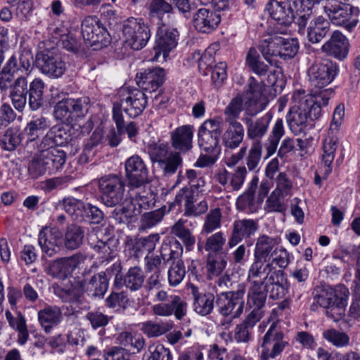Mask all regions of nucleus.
<instances>
[{
    "mask_svg": "<svg viewBox=\"0 0 360 360\" xmlns=\"http://www.w3.org/2000/svg\"><path fill=\"white\" fill-rule=\"evenodd\" d=\"M259 228L257 221L250 219L236 220L233 224L231 235L228 245L230 248L235 247L243 238H249L255 235Z\"/></svg>",
    "mask_w": 360,
    "mask_h": 360,
    "instance_id": "393cba45",
    "label": "nucleus"
},
{
    "mask_svg": "<svg viewBox=\"0 0 360 360\" xmlns=\"http://www.w3.org/2000/svg\"><path fill=\"white\" fill-rule=\"evenodd\" d=\"M124 41L134 50L143 49L150 37V30L142 18L130 17L123 22Z\"/></svg>",
    "mask_w": 360,
    "mask_h": 360,
    "instance_id": "1a4fd4ad",
    "label": "nucleus"
},
{
    "mask_svg": "<svg viewBox=\"0 0 360 360\" xmlns=\"http://www.w3.org/2000/svg\"><path fill=\"white\" fill-rule=\"evenodd\" d=\"M170 329V326L167 323H158L153 321H146L143 323L141 330L149 338L160 336Z\"/></svg>",
    "mask_w": 360,
    "mask_h": 360,
    "instance_id": "e2e57ef3",
    "label": "nucleus"
},
{
    "mask_svg": "<svg viewBox=\"0 0 360 360\" xmlns=\"http://www.w3.org/2000/svg\"><path fill=\"white\" fill-rule=\"evenodd\" d=\"M120 270V264L114 263L105 271H101L81 282V287L89 296L103 297L108 288V281L112 275Z\"/></svg>",
    "mask_w": 360,
    "mask_h": 360,
    "instance_id": "2eb2a0df",
    "label": "nucleus"
},
{
    "mask_svg": "<svg viewBox=\"0 0 360 360\" xmlns=\"http://www.w3.org/2000/svg\"><path fill=\"white\" fill-rule=\"evenodd\" d=\"M32 53L29 51H22L18 56H12L7 61L4 71L15 74L18 72L28 75L31 71Z\"/></svg>",
    "mask_w": 360,
    "mask_h": 360,
    "instance_id": "c9c22d12",
    "label": "nucleus"
},
{
    "mask_svg": "<svg viewBox=\"0 0 360 360\" xmlns=\"http://www.w3.org/2000/svg\"><path fill=\"white\" fill-rule=\"evenodd\" d=\"M266 297V285L248 288L247 304L250 308L264 311Z\"/></svg>",
    "mask_w": 360,
    "mask_h": 360,
    "instance_id": "09e8293b",
    "label": "nucleus"
},
{
    "mask_svg": "<svg viewBox=\"0 0 360 360\" xmlns=\"http://www.w3.org/2000/svg\"><path fill=\"white\" fill-rule=\"evenodd\" d=\"M222 214L218 207L212 209L205 217L202 226V233L209 234L219 229L221 226Z\"/></svg>",
    "mask_w": 360,
    "mask_h": 360,
    "instance_id": "6e6d98bb",
    "label": "nucleus"
},
{
    "mask_svg": "<svg viewBox=\"0 0 360 360\" xmlns=\"http://www.w3.org/2000/svg\"><path fill=\"white\" fill-rule=\"evenodd\" d=\"M193 127L184 125L177 127L170 134L172 147L180 152H187L192 148Z\"/></svg>",
    "mask_w": 360,
    "mask_h": 360,
    "instance_id": "2f4dec72",
    "label": "nucleus"
},
{
    "mask_svg": "<svg viewBox=\"0 0 360 360\" xmlns=\"http://www.w3.org/2000/svg\"><path fill=\"white\" fill-rule=\"evenodd\" d=\"M186 220L179 219L171 228V233L180 238L187 250L190 251L195 243V238L191 231L186 228Z\"/></svg>",
    "mask_w": 360,
    "mask_h": 360,
    "instance_id": "3c124183",
    "label": "nucleus"
},
{
    "mask_svg": "<svg viewBox=\"0 0 360 360\" xmlns=\"http://www.w3.org/2000/svg\"><path fill=\"white\" fill-rule=\"evenodd\" d=\"M66 161V154L60 149L34 153L28 165V172L32 179H37L46 172L54 173L62 168Z\"/></svg>",
    "mask_w": 360,
    "mask_h": 360,
    "instance_id": "20e7f679",
    "label": "nucleus"
},
{
    "mask_svg": "<svg viewBox=\"0 0 360 360\" xmlns=\"http://www.w3.org/2000/svg\"><path fill=\"white\" fill-rule=\"evenodd\" d=\"M148 16L150 19L157 18L162 21L163 15L172 13L174 8L166 0H150L146 6Z\"/></svg>",
    "mask_w": 360,
    "mask_h": 360,
    "instance_id": "603ef678",
    "label": "nucleus"
},
{
    "mask_svg": "<svg viewBox=\"0 0 360 360\" xmlns=\"http://www.w3.org/2000/svg\"><path fill=\"white\" fill-rule=\"evenodd\" d=\"M24 134L18 127L8 128L0 136V147L6 151H13L23 139Z\"/></svg>",
    "mask_w": 360,
    "mask_h": 360,
    "instance_id": "37998d69",
    "label": "nucleus"
},
{
    "mask_svg": "<svg viewBox=\"0 0 360 360\" xmlns=\"http://www.w3.org/2000/svg\"><path fill=\"white\" fill-rule=\"evenodd\" d=\"M323 8L329 20L337 26H342L351 30L358 22V20L353 18L356 8L350 4L323 6Z\"/></svg>",
    "mask_w": 360,
    "mask_h": 360,
    "instance_id": "a211bd4d",
    "label": "nucleus"
},
{
    "mask_svg": "<svg viewBox=\"0 0 360 360\" xmlns=\"http://www.w3.org/2000/svg\"><path fill=\"white\" fill-rule=\"evenodd\" d=\"M323 338L336 347H345L349 345V337L343 332L335 329H328L323 333Z\"/></svg>",
    "mask_w": 360,
    "mask_h": 360,
    "instance_id": "0e129e2a",
    "label": "nucleus"
},
{
    "mask_svg": "<svg viewBox=\"0 0 360 360\" xmlns=\"http://www.w3.org/2000/svg\"><path fill=\"white\" fill-rule=\"evenodd\" d=\"M276 253V241L266 235L260 236L256 242L254 260L262 263L269 262Z\"/></svg>",
    "mask_w": 360,
    "mask_h": 360,
    "instance_id": "72a5a7b5",
    "label": "nucleus"
},
{
    "mask_svg": "<svg viewBox=\"0 0 360 360\" xmlns=\"http://www.w3.org/2000/svg\"><path fill=\"white\" fill-rule=\"evenodd\" d=\"M337 147L338 142L336 139L328 137L325 139L323 145V154L322 155V163L324 168H320V169L323 170L324 179L332 172L331 165L334 160Z\"/></svg>",
    "mask_w": 360,
    "mask_h": 360,
    "instance_id": "de8ad7c7",
    "label": "nucleus"
},
{
    "mask_svg": "<svg viewBox=\"0 0 360 360\" xmlns=\"http://www.w3.org/2000/svg\"><path fill=\"white\" fill-rule=\"evenodd\" d=\"M188 290L193 297L194 311L201 316L210 314L214 306V294L210 292H200L193 284L188 285Z\"/></svg>",
    "mask_w": 360,
    "mask_h": 360,
    "instance_id": "a878e982",
    "label": "nucleus"
},
{
    "mask_svg": "<svg viewBox=\"0 0 360 360\" xmlns=\"http://www.w3.org/2000/svg\"><path fill=\"white\" fill-rule=\"evenodd\" d=\"M221 122L215 119L205 121L198 133V143L200 148L207 154H219V137L221 134Z\"/></svg>",
    "mask_w": 360,
    "mask_h": 360,
    "instance_id": "9b49d317",
    "label": "nucleus"
},
{
    "mask_svg": "<svg viewBox=\"0 0 360 360\" xmlns=\"http://www.w3.org/2000/svg\"><path fill=\"white\" fill-rule=\"evenodd\" d=\"M159 27L156 34L155 43L153 47L154 56L153 61H158L161 56L163 60H165L169 53L177 45L179 32L175 28Z\"/></svg>",
    "mask_w": 360,
    "mask_h": 360,
    "instance_id": "f3484780",
    "label": "nucleus"
},
{
    "mask_svg": "<svg viewBox=\"0 0 360 360\" xmlns=\"http://www.w3.org/2000/svg\"><path fill=\"white\" fill-rule=\"evenodd\" d=\"M90 108L89 97L68 98L58 101L54 106V118L65 124L72 125L75 117H84Z\"/></svg>",
    "mask_w": 360,
    "mask_h": 360,
    "instance_id": "423d86ee",
    "label": "nucleus"
},
{
    "mask_svg": "<svg viewBox=\"0 0 360 360\" xmlns=\"http://www.w3.org/2000/svg\"><path fill=\"white\" fill-rule=\"evenodd\" d=\"M129 300L124 292H112L105 300V305L109 308L126 309Z\"/></svg>",
    "mask_w": 360,
    "mask_h": 360,
    "instance_id": "338daca9",
    "label": "nucleus"
},
{
    "mask_svg": "<svg viewBox=\"0 0 360 360\" xmlns=\"http://www.w3.org/2000/svg\"><path fill=\"white\" fill-rule=\"evenodd\" d=\"M84 230L76 224L67 227L64 238L65 247L71 250L79 248L83 243Z\"/></svg>",
    "mask_w": 360,
    "mask_h": 360,
    "instance_id": "8fccbe9b",
    "label": "nucleus"
},
{
    "mask_svg": "<svg viewBox=\"0 0 360 360\" xmlns=\"http://www.w3.org/2000/svg\"><path fill=\"white\" fill-rule=\"evenodd\" d=\"M246 98L250 105L254 104L256 105V110L252 115L256 114L259 111L264 110L266 105L267 102L266 98L262 96V87L259 83L252 77L249 83V89L246 93Z\"/></svg>",
    "mask_w": 360,
    "mask_h": 360,
    "instance_id": "49530a36",
    "label": "nucleus"
},
{
    "mask_svg": "<svg viewBox=\"0 0 360 360\" xmlns=\"http://www.w3.org/2000/svg\"><path fill=\"white\" fill-rule=\"evenodd\" d=\"M279 44V57L284 60L292 58L297 53L299 44L295 39L283 38L281 36Z\"/></svg>",
    "mask_w": 360,
    "mask_h": 360,
    "instance_id": "13d9d810",
    "label": "nucleus"
},
{
    "mask_svg": "<svg viewBox=\"0 0 360 360\" xmlns=\"http://www.w3.org/2000/svg\"><path fill=\"white\" fill-rule=\"evenodd\" d=\"M223 135V141L226 148H238L244 138V128L239 122H229Z\"/></svg>",
    "mask_w": 360,
    "mask_h": 360,
    "instance_id": "ea45409f",
    "label": "nucleus"
},
{
    "mask_svg": "<svg viewBox=\"0 0 360 360\" xmlns=\"http://www.w3.org/2000/svg\"><path fill=\"white\" fill-rule=\"evenodd\" d=\"M101 192V200L107 207L121 205L125 199V184L122 177L117 175H106L98 182Z\"/></svg>",
    "mask_w": 360,
    "mask_h": 360,
    "instance_id": "9d476101",
    "label": "nucleus"
},
{
    "mask_svg": "<svg viewBox=\"0 0 360 360\" xmlns=\"http://www.w3.org/2000/svg\"><path fill=\"white\" fill-rule=\"evenodd\" d=\"M165 207L152 212L144 213L141 219V227L143 229H150L158 224L165 215Z\"/></svg>",
    "mask_w": 360,
    "mask_h": 360,
    "instance_id": "680f3d73",
    "label": "nucleus"
},
{
    "mask_svg": "<svg viewBox=\"0 0 360 360\" xmlns=\"http://www.w3.org/2000/svg\"><path fill=\"white\" fill-rule=\"evenodd\" d=\"M288 344V341L284 338L283 332L277 329L273 323L263 337L261 354L262 360L274 359L279 356Z\"/></svg>",
    "mask_w": 360,
    "mask_h": 360,
    "instance_id": "dca6fc26",
    "label": "nucleus"
},
{
    "mask_svg": "<svg viewBox=\"0 0 360 360\" xmlns=\"http://www.w3.org/2000/svg\"><path fill=\"white\" fill-rule=\"evenodd\" d=\"M268 10L271 18L281 25H290L295 19L297 21L296 12L286 0H271Z\"/></svg>",
    "mask_w": 360,
    "mask_h": 360,
    "instance_id": "c85d7f7f",
    "label": "nucleus"
},
{
    "mask_svg": "<svg viewBox=\"0 0 360 360\" xmlns=\"http://www.w3.org/2000/svg\"><path fill=\"white\" fill-rule=\"evenodd\" d=\"M70 126L69 124H56L49 130L51 132L53 140L57 146H65L72 140Z\"/></svg>",
    "mask_w": 360,
    "mask_h": 360,
    "instance_id": "4d7b16f0",
    "label": "nucleus"
},
{
    "mask_svg": "<svg viewBox=\"0 0 360 360\" xmlns=\"http://www.w3.org/2000/svg\"><path fill=\"white\" fill-rule=\"evenodd\" d=\"M38 243L42 252L49 257H53L60 250V233L57 230L44 227L39 232Z\"/></svg>",
    "mask_w": 360,
    "mask_h": 360,
    "instance_id": "bb28decb",
    "label": "nucleus"
},
{
    "mask_svg": "<svg viewBox=\"0 0 360 360\" xmlns=\"http://www.w3.org/2000/svg\"><path fill=\"white\" fill-rule=\"evenodd\" d=\"M112 232V229L109 226L104 229L97 227L87 236L90 247L105 261H110L115 256L117 240Z\"/></svg>",
    "mask_w": 360,
    "mask_h": 360,
    "instance_id": "6e6552de",
    "label": "nucleus"
},
{
    "mask_svg": "<svg viewBox=\"0 0 360 360\" xmlns=\"http://www.w3.org/2000/svg\"><path fill=\"white\" fill-rule=\"evenodd\" d=\"M147 105V96L143 91L135 89L128 91L120 96V102L114 103L112 118L117 129L124 132V117L122 111L129 118H135L140 115Z\"/></svg>",
    "mask_w": 360,
    "mask_h": 360,
    "instance_id": "f03ea898",
    "label": "nucleus"
},
{
    "mask_svg": "<svg viewBox=\"0 0 360 360\" xmlns=\"http://www.w3.org/2000/svg\"><path fill=\"white\" fill-rule=\"evenodd\" d=\"M272 117V113L268 112L259 117L246 119L247 136L252 143L261 142L267 132Z\"/></svg>",
    "mask_w": 360,
    "mask_h": 360,
    "instance_id": "c756f323",
    "label": "nucleus"
},
{
    "mask_svg": "<svg viewBox=\"0 0 360 360\" xmlns=\"http://www.w3.org/2000/svg\"><path fill=\"white\" fill-rule=\"evenodd\" d=\"M309 24L307 27L308 40L313 43L321 41L330 32V22L323 16H318L309 19Z\"/></svg>",
    "mask_w": 360,
    "mask_h": 360,
    "instance_id": "e433bc0d",
    "label": "nucleus"
},
{
    "mask_svg": "<svg viewBox=\"0 0 360 360\" xmlns=\"http://www.w3.org/2000/svg\"><path fill=\"white\" fill-rule=\"evenodd\" d=\"M264 263L255 261L251 264L248 274V283L249 287H262L265 286L266 280H269L267 268L270 264L264 266Z\"/></svg>",
    "mask_w": 360,
    "mask_h": 360,
    "instance_id": "58836bf2",
    "label": "nucleus"
},
{
    "mask_svg": "<svg viewBox=\"0 0 360 360\" xmlns=\"http://www.w3.org/2000/svg\"><path fill=\"white\" fill-rule=\"evenodd\" d=\"M348 294V290L344 287L323 292L318 295L317 303L326 309L328 317L338 321L345 315Z\"/></svg>",
    "mask_w": 360,
    "mask_h": 360,
    "instance_id": "0eeeda50",
    "label": "nucleus"
},
{
    "mask_svg": "<svg viewBox=\"0 0 360 360\" xmlns=\"http://www.w3.org/2000/svg\"><path fill=\"white\" fill-rule=\"evenodd\" d=\"M186 271L181 260L174 261L172 263L168 271V281L170 285H179L185 276Z\"/></svg>",
    "mask_w": 360,
    "mask_h": 360,
    "instance_id": "bf43d9fd",
    "label": "nucleus"
},
{
    "mask_svg": "<svg viewBox=\"0 0 360 360\" xmlns=\"http://www.w3.org/2000/svg\"><path fill=\"white\" fill-rule=\"evenodd\" d=\"M86 257V255L78 252L71 257L56 259L49 264L46 272L53 277L65 278L84 262Z\"/></svg>",
    "mask_w": 360,
    "mask_h": 360,
    "instance_id": "aec40b11",
    "label": "nucleus"
},
{
    "mask_svg": "<svg viewBox=\"0 0 360 360\" xmlns=\"http://www.w3.org/2000/svg\"><path fill=\"white\" fill-rule=\"evenodd\" d=\"M243 110V100L240 95L233 98L224 109L226 123L238 122L237 119Z\"/></svg>",
    "mask_w": 360,
    "mask_h": 360,
    "instance_id": "5fc2aeb1",
    "label": "nucleus"
},
{
    "mask_svg": "<svg viewBox=\"0 0 360 360\" xmlns=\"http://www.w3.org/2000/svg\"><path fill=\"white\" fill-rule=\"evenodd\" d=\"M44 87V83L40 78H35L30 84L29 89H27L28 105L32 110H37L42 106Z\"/></svg>",
    "mask_w": 360,
    "mask_h": 360,
    "instance_id": "a18cd8bd",
    "label": "nucleus"
},
{
    "mask_svg": "<svg viewBox=\"0 0 360 360\" xmlns=\"http://www.w3.org/2000/svg\"><path fill=\"white\" fill-rule=\"evenodd\" d=\"M159 240V234L153 233L147 237L130 238L127 240V244L130 246L133 256L139 258L143 255L144 252H148V253L153 252Z\"/></svg>",
    "mask_w": 360,
    "mask_h": 360,
    "instance_id": "4c0bfd02",
    "label": "nucleus"
},
{
    "mask_svg": "<svg viewBox=\"0 0 360 360\" xmlns=\"http://www.w3.org/2000/svg\"><path fill=\"white\" fill-rule=\"evenodd\" d=\"M247 149V146H243L238 153L232 155L229 159V165H236L245 158V162L248 169L250 171L256 170L262 158V142L252 143L248 152Z\"/></svg>",
    "mask_w": 360,
    "mask_h": 360,
    "instance_id": "b1692460",
    "label": "nucleus"
},
{
    "mask_svg": "<svg viewBox=\"0 0 360 360\" xmlns=\"http://www.w3.org/2000/svg\"><path fill=\"white\" fill-rule=\"evenodd\" d=\"M221 21V16L217 12L207 8H200L193 15L195 29L202 33H210L217 29Z\"/></svg>",
    "mask_w": 360,
    "mask_h": 360,
    "instance_id": "5701e85b",
    "label": "nucleus"
},
{
    "mask_svg": "<svg viewBox=\"0 0 360 360\" xmlns=\"http://www.w3.org/2000/svg\"><path fill=\"white\" fill-rule=\"evenodd\" d=\"M147 149L150 160L158 164L165 176L174 174L182 164L180 153L170 151L167 143L152 142L148 143Z\"/></svg>",
    "mask_w": 360,
    "mask_h": 360,
    "instance_id": "39448f33",
    "label": "nucleus"
},
{
    "mask_svg": "<svg viewBox=\"0 0 360 360\" xmlns=\"http://www.w3.org/2000/svg\"><path fill=\"white\" fill-rule=\"evenodd\" d=\"M284 197L285 195L274 191L266 201L265 210L267 212H284L286 210L283 202Z\"/></svg>",
    "mask_w": 360,
    "mask_h": 360,
    "instance_id": "69168bd1",
    "label": "nucleus"
},
{
    "mask_svg": "<svg viewBox=\"0 0 360 360\" xmlns=\"http://www.w3.org/2000/svg\"><path fill=\"white\" fill-rule=\"evenodd\" d=\"M296 104L292 106L286 117L291 131L295 135L305 134L310 120L319 118L321 108L311 94L298 91L293 95Z\"/></svg>",
    "mask_w": 360,
    "mask_h": 360,
    "instance_id": "f257e3e1",
    "label": "nucleus"
},
{
    "mask_svg": "<svg viewBox=\"0 0 360 360\" xmlns=\"http://www.w3.org/2000/svg\"><path fill=\"white\" fill-rule=\"evenodd\" d=\"M146 276L140 266H133L128 269L122 278L124 286L131 292H136L142 288Z\"/></svg>",
    "mask_w": 360,
    "mask_h": 360,
    "instance_id": "c03bdc74",
    "label": "nucleus"
},
{
    "mask_svg": "<svg viewBox=\"0 0 360 360\" xmlns=\"http://www.w3.org/2000/svg\"><path fill=\"white\" fill-rule=\"evenodd\" d=\"M38 321L46 334H49L63 320L60 309L56 306H49L38 311Z\"/></svg>",
    "mask_w": 360,
    "mask_h": 360,
    "instance_id": "473e14b6",
    "label": "nucleus"
},
{
    "mask_svg": "<svg viewBox=\"0 0 360 360\" xmlns=\"http://www.w3.org/2000/svg\"><path fill=\"white\" fill-rule=\"evenodd\" d=\"M126 176L129 186L140 188L148 183V171L143 159L134 155L125 162Z\"/></svg>",
    "mask_w": 360,
    "mask_h": 360,
    "instance_id": "6ab92c4d",
    "label": "nucleus"
},
{
    "mask_svg": "<svg viewBox=\"0 0 360 360\" xmlns=\"http://www.w3.org/2000/svg\"><path fill=\"white\" fill-rule=\"evenodd\" d=\"M82 34L91 45L107 42L108 32L96 16H86L81 24Z\"/></svg>",
    "mask_w": 360,
    "mask_h": 360,
    "instance_id": "412c9836",
    "label": "nucleus"
},
{
    "mask_svg": "<svg viewBox=\"0 0 360 360\" xmlns=\"http://www.w3.org/2000/svg\"><path fill=\"white\" fill-rule=\"evenodd\" d=\"M281 36L274 33L269 34L265 39L259 41L258 49L263 58L271 65L277 66L274 57H279V44Z\"/></svg>",
    "mask_w": 360,
    "mask_h": 360,
    "instance_id": "f704fd0d",
    "label": "nucleus"
},
{
    "mask_svg": "<svg viewBox=\"0 0 360 360\" xmlns=\"http://www.w3.org/2000/svg\"><path fill=\"white\" fill-rule=\"evenodd\" d=\"M224 253H209L206 261L207 276L209 280L219 276L226 266Z\"/></svg>",
    "mask_w": 360,
    "mask_h": 360,
    "instance_id": "79ce46f5",
    "label": "nucleus"
},
{
    "mask_svg": "<svg viewBox=\"0 0 360 360\" xmlns=\"http://www.w3.org/2000/svg\"><path fill=\"white\" fill-rule=\"evenodd\" d=\"M338 68L335 63L328 59H316L307 70L309 81L311 86L322 89L335 78Z\"/></svg>",
    "mask_w": 360,
    "mask_h": 360,
    "instance_id": "ddd939ff",
    "label": "nucleus"
},
{
    "mask_svg": "<svg viewBox=\"0 0 360 360\" xmlns=\"http://www.w3.org/2000/svg\"><path fill=\"white\" fill-rule=\"evenodd\" d=\"M150 355L148 360H172L171 352L162 345H152L148 347Z\"/></svg>",
    "mask_w": 360,
    "mask_h": 360,
    "instance_id": "774afa93",
    "label": "nucleus"
},
{
    "mask_svg": "<svg viewBox=\"0 0 360 360\" xmlns=\"http://www.w3.org/2000/svg\"><path fill=\"white\" fill-rule=\"evenodd\" d=\"M246 63L258 75H265L269 66L260 60V56L255 47H251L246 56Z\"/></svg>",
    "mask_w": 360,
    "mask_h": 360,
    "instance_id": "864d4df0",
    "label": "nucleus"
},
{
    "mask_svg": "<svg viewBox=\"0 0 360 360\" xmlns=\"http://www.w3.org/2000/svg\"><path fill=\"white\" fill-rule=\"evenodd\" d=\"M63 209L75 221L86 220L91 224H98L104 217L103 212L97 207L84 203L75 198H65L61 204Z\"/></svg>",
    "mask_w": 360,
    "mask_h": 360,
    "instance_id": "f8f14e48",
    "label": "nucleus"
},
{
    "mask_svg": "<svg viewBox=\"0 0 360 360\" xmlns=\"http://www.w3.org/2000/svg\"><path fill=\"white\" fill-rule=\"evenodd\" d=\"M165 76V72L162 68H148L136 75V81L143 91L152 93L163 84Z\"/></svg>",
    "mask_w": 360,
    "mask_h": 360,
    "instance_id": "4be33fe9",
    "label": "nucleus"
},
{
    "mask_svg": "<svg viewBox=\"0 0 360 360\" xmlns=\"http://www.w3.org/2000/svg\"><path fill=\"white\" fill-rule=\"evenodd\" d=\"M225 243L226 238L224 233L219 231L207 238L205 249L210 253H224L222 250Z\"/></svg>",
    "mask_w": 360,
    "mask_h": 360,
    "instance_id": "052dcab7",
    "label": "nucleus"
},
{
    "mask_svg": "<svg viewBox=\"0 0 360 360\" xmlns=\"http://www.w3.org/2000/svg\"><path fill=\"white\" fill-rule=\"evenodd\" d=\"M295 8L297 18L299 32H301L307 25L309 20L311 18V9L315 4L320 0H290Z\"/></svg>",
    "mask_w": 360,
    "mask_h": 360,
    "instance_id": "a19ab883",
    "label": "nucleus"
},
{
    "mask_svg": "<svg viewBox=\"0 0 360 360\" xmlns=\"http://www.w3.org/2000/svg\"><path fill=\"white\" fill-rule=\"evenodd\" d=\"M321 50L339 60L345 59L349 51V41L339 31H335L330 39L322 46Z\"/></svg>",
    "mask_w": 360,
    "mask_h": 360,
    "instance_id": "cd10ccee",
    "label": "nucleus"
},
{
    "mask_svg": "<svg viewBox=\"0 0 360 360\" xmlns=\"http://www.w3.org/2000/svg\"><path fill=\"white\" fill-rule=\"evenodd\" d=\"M36 63L41 72L51 78H59L66 70L65 62L55 49L38 53Z\"/></svg>",
    "mask_w": 360,
    "mask_h": 360,
    "instance_id": "4468645a",
    "label": "nucleus"
},
{
    "mask_svg": "<svg viewBox=\"0 0 360 360\" xmlns=\"http://www.w3.org/2000/svg\"><path fill=\"white\" fill-rule=\"evenodd\" d=\"M245 287L241 286L236 291L221 292L217 295L216 307L220 315L225 319L221 321L223 326H229L233 319L238 318L243 311Z\"/></svg>",
    "mask_w": 360,
    "mask_h": 360,
    "instance_id": "7ed1b4c3",
    "label": "nucleus"
},
{
    "mask_svg": "<svg viewBox=\"0 0 360 360\" xmlns=\"http://www.w3.org/2000/svg\"><path fill=\"white\" fill-rule=\"evenodd\" d=\"M49 127V121L44 116L35 117L27 124L22 132L28 139L25 147L27 153L32 154L36 147V139L39 134L47 129Z\"/></svg>",
    "mask_w": 360,
    "mask_h": 360,
    "instance_id": "7c9ffc66",
    "label": "nucleus"
}]
</instances>
